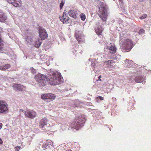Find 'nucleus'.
Wrapping results in <instances>:
<instances>
[{
	"label": "nucleus",
	"mask_w": 151,
	"mask_h": 151,
	"mask_svg": "<svg viewBox=\"0 0 151 151\" xmlns=\"http://www.w3.org/2000/svg\"><path fill=\"white\" fill-rule=\"evenodd\" d=\"M48 81L50 85H55L61 83L62 81L61 76L57 72H54L49 75L47 78Z\"/></svg>",
	"instance_id": "obj_1"
},
{
	"label": "nucleus",
	"mask_w": 151,
	"mask_h": 151,
	"mask_svg": "<svg viewBox=\"0 0 151 151\" xmlns=\"http://www.w3.org/2000/svg\"><path fill=\"white\" fill-rule=\"evenodd\" d=\"M86 121L85 119L81 115L76 117L74 119L72 124H71L72 128L77 130H78L82 127Z\"/></svg>",
	"instance_id": "obj_2"
},
{
	"label": "nucleus",
	"mask_w": 151,
	"mask_h": 151,
	"mask_svg": "<svg viewBox=\"0 0 151 151\" xmlns=\"http://www.w3.org/2000/svg\"><path fill=\"white\" fill-rule=\"evenodd\" d=\"M107 12L106 6L104 3H101L99 7L97 14L103 22H106V21Z\"/></svg>",
	"instance_id": "obj_3"
},
{
	"label": "nucleus",
	"mask_w": 151,
	"mask_h": 151,
	"mask_svg": "<svg viewBox=\"0 0 151 151\" xmlns=\"http://www.w3.org/2000/svg\"><path fill=\"white\" fill-rule=\"evenodd\" d=\"M35 79L40 86H44L47 82V78L44 75L41 74H38L35 76Z\"/></svg>",
	"instance_id": "obj_4"
},
{
	"label": "nucleus",
	"mask_w": 151,
	"mask_h": 151,
	"mask_svg": "<svg viewBox=\"0 0 151 151\" xmlns=\"http://www.w3.org/2000/svg\"><path fill=\"white\" fill-rule=\"evenodd\" d=\"M134 45L133 41L130 39L125 40L123 44V47L127 51H129Z\"/></svg>",
	"instance_id": "obj_5"
},
{
	"label": "nucleus",
	"mask_w": 151,
	"mask_h": 151,
	"mask_svg": "<svg viewBox=\"0 0 151 151\" xmlns=\"http://www.w3.org/2000/svg\"><path fill=\"white\" fill-rule=\"evenodd\" d=\"M42 99L44 101L47 102H50L52 101L55 98V94L52 93H45L41 96Z\"/></svg>",
	"instance_id": "obj_6"
},
{
	"label": "nucleus",
	"mask_w": 151,
	"mask_h": 151,
	"mask_svg": "<svg viewBox=\"0 0 151 151\" xmlns=\"http://www.w3.org/2000/svg\"><path fill=\"white\" fill-rule=\"evenodd\" d=\"M7 105L5 101H0V113H5L8 111Z\"/></svg>",
	"instance_id": "obj_7"
},
{
	"label": "nucleus",
	"mask_w": 151,
	"mask_h": 151,
	"mask_svg": "<svg viewBox=\"0 0 151 151\" xmlns=\"http://www.w3.org/2000/svg\"><path fill=\"white\" fill-rule=\"evenodd\" d=\"M24 113L25 116L31 119H33L36 116V113L35 111L32 110H27L26 111H22Z\"/></svg>",
	"instance_id": "obj_8"
},
{
	"label": "nucleus",
	"mask_w": 151,
	"mask_h": 151,
	"mask_svg": "<svg viewBox=\"0 0 151 151\" xmlns=\"http://www.w3.org/2000/svg\"><path fill=\"white\" fill-rule=\"evenodd\" d=\"M47 33L46 30L40 29L39 31V36L41 38V40H44L46 39L47 37Z\"/></svg>",
	"instance_id": "obj_9"
},
{
	"label": "nucleus",
	"mask_w": 151,
	"mask_h": 151,
	"mask_svg": "<svg viewBox=\"0 0 151 151\" xmlns=\"http://www.w3.org/2000/svg\"><path fill=\"white\" fill-rule=\"evenodd\" d=\"M9 3L12 4L16 7H20L22 6V2L21 0H6Z\"/></svg>",
	"instance_id": "obj_10"
},
{
	"label": "nucleus",
	"mask_w": 151,
	"mask_h": 151,
	"mask_svg": "<svg viewBox=\"0 0 151 151\" xmlns=\"http://www.w3.org/2000/svg\"><path fill=\"white\" fill-rule=\"evenodd\" d=\"M104 64L107 68H114L115 67V62L112 60L105 61L104 62Z\"/></svg>",
	"instance_id": "obj_11"
},
{
	"label": "nucleus",
	"mask_w": 151,
	"mask_h": 151,
	"mask_svg": "<svg viewBox=\"0 0 151 151\" xmlns=\"http://www.w3.org/2000/svg\"><path fill=\"white\" fill-rule=\"evenodd\" d=\"M48 122L49 121L46 117L42 118L39 122V128L42 129L45 126L47 125Z\"/></svg>",
	"instance_id": "obj_12"
},
{
	"label": "nucleus",
	"mask_w": 151,
	"mask_h": 151,
	"mask_svg": "<svg viewBox=\"0 0 151 151\" xmlns=\"http://www.w3.org/2000/svg\"><path fill=\"white\" fill-rule=\"evenodd\" d=\"M60 21L64 23H67L69 20V17L66 15V13L65 12H63V16L60 17Z\"/></svg>",
	"instance_id": "obj_13"
},
{
	"label": "nucleus",
	"mask_w": 151,
	"mask_h": 151,
	"mask_svg": "<svg viewBox=\"0 0 151 151\" xmlns=\"http://www.w3.org/2000/svg\"><path fill=\"white\" fill-rule=\"evenodd\" d=\"M13 87L16 90L22 91L25 88V87L21 84H15L13 86Z\"/></svg>",
	"instance_id": "obj_14"
},
{
	"label": "nucleus",
	"mask_w": 151,
	"mask_h": 151,
	"mask_svg": "<svg viewBox=\"0 0 151 151\" xmlns=\"http://www.w3.org/2000/svg\"><path fill=\"white\" fill-rule=\"evenodd\" d=\"M108 49L110 51L109 53L111 54L115 53L116 50V46L114 45H111L108 47Z\"/></svg>",
	"instance_id": "obj_15"
},
{
	"label": "nucleus",
	"mask_w": 151,
	"mask_h": 151,
	"mask_svg": "<svg viewBox=\"0 0 151 151\" xmlns=\"http://www.w3.org/2000/svg\"><path fill=\"white\" fill-rule=\"evenodd\" d=\"M7 19V16L6 14L0 10V22H4Z\"/></svg>",
	"instance_id": "obj_16"
},
{
	"label": "nucleus",
	"mask_w": 151,
	"mask_h": 151,
	"mask_svg": "<svg viewBox=\"0 0 151 151\" xmlns=\"http://www.w3.org/2000/svg\"><path fill=\"white\" fill-rule=\"evenodd\" d=\"M69 15L74 18H76L77 17V12L73 10H70L68 12Z\"/></svg>",
	"instance_id": "obj_17"
},
{
	"label": "nucleus",
	"mask_w": 151,
	"mask_h": 151,
	"mask_svg": "<svg viewBox=\"0 0 151 151\" xmlns=\"http://www.w3.org/2000/svg\"><path fill=\"white\" fill-rule=\"evenodd\" d=\"M145 79L141 76H136L135 78V81L136 83L142 82L144 81Z\"/></svg>",
	"instance_id": "obj_18"
},
{
	"label": "nucleus",
	"mask_w": 151,
	"mask_h": 151,
	"mask_svg": "<svg viewBox=\"0 0 151 151\" xmlns=\"http://www.w3.org/2000/svg\"><path fill=\"white\" fill-rule=\"evenodd\" d=\"M10 67V65L9 64H6L0 67V70H4L8 69Z\"/></svg>",
	"instance_id": "obj_19"
},
{
	"label": "nucleus",
	"mask_w": 151,
	"mask_h": 151,
	"mask_svg": "<svg viewBox=\"0 0 151 151\" xmlns=\"http://www.w3.org/2000/svg\"><path fill=\"white\" fill-rule=\"evenodd\" d=\"M75 37L76 39L78 41L79 43H81L84 41V38L81 35L76 34Z\"/></svg>",
	"instance_id": "obj_20"
},
{
	"label": "nucleus",
	"mask_w": 151,
	"mask_h": 151,
	"mask_svg": "<svg viewBox=\"0 0 151 151\" xmlns=\"http://www.w3.org/2000/svg\"><path fill=\"white\" fill-rule=\"evenodd\" d=\"M42 43V40L40 39H37L35 43V47L37 48H38L41 45Z\"/></svg>",
	"instance_id": "obj_21"
},
{
	"label": "nucleus",
	"mask_w": 151,
	"mask_h": 151,
	"mask_svg": "<svg viewBox=\"0 0 151 151\" xmlns=\"http://www.w3.org/2000/svg\"><path fill=\"white\" fill-rule=\"evenodd\" d=\"M103 31V29L102 28L98 27L97 29H96V34L100 36V37L102 36V35L101 33Z\"/></svg>",
	"instance_id": "obj_22"
},
{
	"label": "nucleus",
	"mask_w": 151,
	"mask_h": 151,
	"mask_svg": "<svg viewBox=\"0 0 151 151\" xmlns=\"http://www.w3.org/2000/svg\"><path fill=\"white\" fill-rule=\"evenodd\" d=\"M51 142L50 140H48L46 141L42 146V147L43 150L46 149V147L48 145L49 143H51Z\"/></svg>",
	"instance_id": "obj_23"
},
{
	"label": "nucleus",
	"mask_w": 151,
	"mask_h": 151,
	"mask_svg": "<svg viewBox=\"0 0 151 151\" xmlns=\"http://www.w3.org/2000/svg\"><path fill=\"white\" fill-rule=\"evenodd\" d=\"M80 17L82 20L84 21L86 19V17L85 14L83 13H82L80 15Z\"/></svg>",
	"instance_id": "obj_24"
},
{
	"label": "nucleus",
	"mask_w": 151,
	"mask_h": 151,
	"mask_svg": "<svg viewBox=\"0 0 151 151\" xmlns=\"http://www.w3.org/2000/svg\"><path fill=\"white\" fill-rule=\"evenodd\" d=\"M65 4L64 1L62 0L60 4V9H61Z\"/></svg>",
	"instance_id": "obj_25"
},
{
	"label": "nucleus",
	"mask_w": 151,
	"mask_h": 151,
	"mask_svg": "<svg viewBox=\"0 0 151 151\" xmlns=\"http://www.w3.org/2000/svg\"><path fill=\"white\" fill-rule=\"evenodd\" d=\"M145 32V31L143 29H141L139 31L138 33L139 35H142L144 34Z\"/></svg>",
	"instance_id": "obj_26"
},
{
	"label": "nucleus",
	"mask_w": 151,
	"mask_h": 151,
	"mask_svg": "<svg viewBox=\"0 0 151 151\" xmlns=\"http://www.w3.org/2000/svg\"><path fill=\"white\" fill-rule=\"evenodd\" d=\"M147 15L145 14H143L142 16L140 17L139 18H140V19H145L147 17Z\"/></svg>",
	"instance_id": "obj_27"
},
{
	"label": "nucleus",
	"mask_w": 151,
	"mask_h": 151,
	"mask_svg": "<svg viewBox=\"0 0 151 151\" xmlns=\"http://www.w3.org/2000/svg\"><path fill=\"white\" fill-rule=\"evenodd\" d=\"M30 69L31 70V72L35 74L36 73V70L34 69V68L33 67L31 68H30Z\"/></svg>",
	"instance_id": "obj_28"
},
{
	"label": "nucleus",
	"mask_w": 151,
	"mask_h": 151,
	"mask_svg": "<svg viewBox=\"0 0 151 151\" xmlns=\"http://www.w3.org/2000/svg\"><path fill=\"white\" fill-rule=\"evenodd\" d=\"M21 147L20 146H17L15 148V151H18L20 149Z\"/></svg>",
	"instance_id": "obj_29"
},
{
	"label": "nucleus",
	"mask_w": 151,
	"mask_h": 151,
	"mask_svg": "<svg viewBox=\"0 0 151 151\" xmlns=\"http://www.w3.org/2000/svg\"><path fill=\"white\" fill-rule=\"evenodd\" d=\"M119 4L120 5H122L123 4V0H119Z\"/></svg>",
	"instance_id": "obj_30"
},
{
	"label": "nucleus",
	"mask_w": 151,
	"mask_h": 151,
	"mask_svg": "<svg viewBox=\"0 0 151 151\" xmlns=\"http://www.w3.org/2000/svg\"><path fill=\"white\" fill-rule=\"evenodd\" d=\"M99 98V99L101 100H104V98L103 97H102V96H98L97 97V98Z\"/></svg>",
	"instance_id": "obj_31"
},
{
	"label": "nucleus",
	"mask_w": 151,
	"mask_h": 151,
	"mask_svg": "<svg viewBox=\"0 0 151 151\" xmlns=\"http://www.w3.org/2000/svg\"><path fill=\"white\" fill-rule=\"evenodd\" d=\"M101 75H100V76H99V77H98V79H99L98 80H97V81H101Z\"/></svg>",
	"instance_id": "obj_32"
},
{
	"label": "nucleus",
	"mask_w": 151,
	"mask_h": 151,
	"mask_svg": "<svg viewBox=\"0 0 151 151\" xmlns=\"http://www.w3.org/2000/svg\"><path fill=\"white\" fill-rule=\"evenodd\" d=\"M3 143V141L0 138V145L2 144Z\"/></svg>",
	"instance_id": "obj_33"
},
{
	"label": "nucleus",
	"mask_w": 151,
	"mask_h": 151,
	"mask_svg": "<svg viewBox=\"0 0 151 151\" xmlns=\"http://www.w3.org/2000/svg\"><path fill=\"white\" fill-rule=\"evenodd\" d=\"M2 124L0 123V129L2 128Z\"/></svg>",
	"instance_id": "obj_34"
},
{
	"label": "nucleus",
	"mask_w": 151,
	"mask_h": 151,
	"mask_svg": "<svg viewBox=\"0 0 151 151\" xmlns=\"http://www.w3.org/2000/svg\"><path fill=\"white\" fill-rule=\"evenodd\" d=\"M20 111H22V112H23L22 111H23L22 109H20Z\"/></svg>",
	"instance_id": "obj_35"
}]
</instances>
